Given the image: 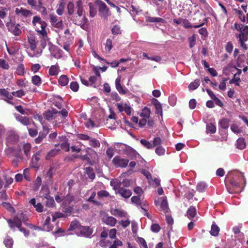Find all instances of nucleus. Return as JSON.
<instances>
[{
    "label": "nucleus",
    "instance_id": "33",
    "mask_svg": "<svg viewBox=\"0 0 248 248\" xmlns=\"http://www.w3.org/2000/svg\"><path fill=\"white\" fill-rule=\"evenodd\" d=\"M196 215V208L193 206H190L187 210V216L188 218H191L195 217Z\"/></svg>",
    "mask_w": 248,
    "mask_h": 248
},
{
    "label": "nucleus",
    "instance_id": "35",
    "mask_svg": "<svg viewBox=\"0 0 248 248\" xmlns=\"http://www.w3.org/2000/svg\"><path fill=\"white\" fill-rule=\"evenodd\" d=\"M46 201L45 203V205L47 207H53L55 205V201L53 199V198L51 196L48 197L47 198H46Z\"/></svg>",
    "mask_w": 248,
    "mask_h": 248
},
{
    "label": "nucleus",
    "instance_id": "24",
    "mask_svg": "<svg viewBox=\"0 0 248 248\" xmlns=\"http://www.w3.org/2000/svg\"><path fill=\"white\" fill-rule=\"evenodd\" d=\"M0 94L1 96L5 97L4 99L12 100L13 99V96L12 94L7 91L5 89H0Z\"/></svg>",
    "mask_w": 248,
    "mask_h": 248
},
{
    "label": "nucleus",
    "instance_id": "11",
    "mask_svg": "<svg viewBox=\"0 0 248 248\" xmlns=\"http://www.w3.org/2000/svg\"><path fill=\"white\" fill-rule=\"evenodd\" d=\"M79 231L81 234L86 237H89L93 232L92 229L88 226H80Z\"/></svg>",
    "mask_w": 248,
    "mask_h": 248
},
{
    "label": "nucleus",
    "instance_id": "17",
    "mask_svg": "<svg viewBox=\"0 0 248 248\" xmlns=\"http://www.w3.org/2000/svg\"><path fill=\"white\" fill-rule=\"evenodd\" d=\"M65 8V2L63 0H62L58 4V7L56 10V13L59 16L63 15Z\"/></svg>",
    "mask_w": 248,
    "mask_h": 248
},
{
    "label": "nucleus",
    "instance_id": "58",
    "mask_svg": "<svg viewBox=\"0 0 248 248\" xmlns=\"http://www.w3.org/2000/svg\"><path fill=\"white\" fill-rule=\"evenodd\" d=\"M231 129L235 134H238L241 132V130L236 124H232L231 126Z\"/></svg>",
    "mask_w": 248,
    "mask_h": 248
},
{
    "label": "nucleus",
    "instance_id": "20",
    "mask_svg": "<svg viewBox=\"0 0 248 248\" xmlns=\"http://www.w3.org/2000/svg\"><path fill=\"white\" fill-rule=\"evenodd\" d=\"M60 71L58 64L52 65L49 69V74L51 76H57Z\"/></svg>",
    "mask_w": 248,
    "mask_h": 248
},
{
    "label": "nucleus",
    "instance_id": "19",
    "mask_svg": "<svg viewBox=\"0 0 248 248\" xmlns=\"http://www.w3.org/2000/svg\"><path fill=\"white\" fill-rule=\"evenodd\" d=\"M104 222L108 225L114 226L117 222V220L114 217L110 216L103 219Z\"/></svg>",
    "mask_w": 248,
    "mask_h": 248
},
{
    "label": "nucleus",
    "instance_id": "48",
    "mask_svg": "<svg viewBox=\"0 0 248 248\" xmlns=\"http://www.w3.org/2000/svg\"><path fill=\"white\" fill-rule=\"evenodd\" d=\"M49 132V129L47 127L43 126V130L39 133V136L42 139L45 138Z\"/></svg>",
    "mask_w": 248,
    "mask_h": 248
},
{
    "label": "nucleus",
    "instance_id": "36",
    "mask_svg": "<svg viewBox=\"0 0 248 248\" xmlns=\"http://www.w3.org/2000/svg\"><path fill=\"white\" fill-rule=\"evenodd\" d=\"M5 247L7 248H11L13 245V240L10 236H7L3 241Z\"/></svg>",
    "mask_w": 248,
    "mask_h": 248
},
{
    "label": "nucleus",
    "instance_id": "38",
    "mask_svg": "<svg viewBox=\"0 0 248 248\" xmlns=\"http://www.w3.org/2000/svg\"><path fill=\"white\" fill-rule=\"evenodd\" d=\"M150 114H151L150 109L148 108L147 107H145L142 110L141 113L140 114V116L147 119V118H149Z\"/></svg>",
    "mask_w": 248,
    "mask_h": 248
},
{
    "label": "nucleus",
    "instance_id": "28",
    "mask_svg": "<svg viewBox=\"0 0 248 248\" xmlns=\"http://www.w3.org/2000/svg\"><path fill=\"white\" fill-rule=\"evenodd\" d=\"M183 24L184 27L186 29L192 28L193 27L195 28H198L202 26V24H200L198 25L193 26L187 19H183Z\"/></svg>",
    "mask_w": 248,
    "mask_h": 248
},
{
    "label": "nucleus",
    "instance_id": "53",
    "mask_svg": "<svg viewBox=\"0 0 248 248\" xmlns=\"http://www.w3.org/2000/svg\"><path fill=\"white\" fill-rule=\"evenodd\" d=\"M165 152V149L161 146L156 147L155 150V153L159 156L164 155Z\"/></svg>",
    "mask_w": 248,
    "mask_h": 248
},
{
    "label": "nucleus",
    "instance_id": "39",
    "mask_svg": "<svg viewBox=\"0 0 248 248\" xmlns=\"http://www.w3.org/2000/svg\"><path fill=\"white\" fill-rule=\"evenodd\" d=\"M28 40L31 49L34 50L36 48V44L34 37L33 36H31L30 37H29Z\"/></svg>",
    "mask_w": 248,
    "mask_h": 248
},
{
    "label": "nucleus",
    "instance_id": "16",
    "mask_svg": "<svg viewBox=\"0 0 248 248\" xmlns=\"http://www.w3.org/2000/svg\"><path fill=\"white\" fill-rule=\"evenodd\" d=\"M49 189L48 187L45 186H43L41 187V189L40 191L41 196L42 198H47L50 197L49 195Z\"/></svg>",
    "mask_w": 248,
    "mask_h": 248
},
{
    "label": "nucleus",
    "instance_id": "22",
    "mask_svg": "<svg viewBox=\"0 0 248 248\" xmlns=\"http://www.w3.org/2000/svg\"><path fill=\"white\" fill-rule=\"evenodd\" d=\"M216 132V127L212 123H209L206 124V133L207 134H214Z\"/></svg>",
    "mask_w": 248,
    "mask_h": 248
},
{
    "label": "nucleus",
    "instance_id": "47",
    "mask_svg": "<svg viewBox=\"0 0 248 248\" xmlns=\"http://www.w3.org/2000/svg\"><path fill=\"white\" fill-rule=\"evenodd\" d=\"M141 144L147 149H150L154 148V146L149 141L145 139H141L140 140Z\"/></svg>",
    "mask_w": 248,
    "mask_h": 248
},
{
    "label": "nucleus",
    "instance_id": "29",
    "mask_svg": "<svg viewBox=\"0 0 248 248\" xmlns=\"http://www.w3.org/2000/svg\"><path fill=\"white\" fill-rule=\"evenodd\" d=\"M89 144L93 148H98L100 146L99 141L95 138H91L89 140Z\"/></svg>",
    "mask_w": 248,
    "mask_h": 248
},
{
    "label": "nucleus",
    "instance_id": "32",
    "mask_svg": "<svg viewBox=\"0 0 248 248\" xmlns=\"http://www.w3.org/2000/svg\"><path fill=\"white\" fill-rule=\"evenodd\" d=\"M58 82L61 86H65L68 84V78L66 75H62L60 76Z\"/></svg>",
    "mask_w": 248,
    "mask_h": 248
},
{
    "label": "nucleus",
    "instance_id": "51",
    "mask_svg": "<svg viewBox=\"0 0 248 248\" xmlns=\"http://www.w3.org/2000/svg\"><path fill=\"white\" fill-rule=\"evenodd\" d=\"M162 140L159 137H155L153 140L152 145L154 147H157L161 146Z\"/></svg>",
    "mask_w": 248,
    "mask_h": 248
},
{
    "label": "nucleus",
    "instance_id": "52",
    "mask_svg": "<svg viewBox=\"0 0 248 248\" xmlns=\"http://www.w3.org/2000/svg\"><path fill=\"white\" fill-rule=\"evenodd\" d=\"M76 137L77 138L80 140H90V137L87 135L83 133H78L77 134Z\"/></svg>",
    "mask_w": 248,
    "mask_h": 248
},
{
    "label": "nucleus",
    "instance_id": "57",
    "mask_svg": "<svg viewBox=\"0 0 248 248\" xmlns=\"http://www.w3.org/2000/svg\"><path fill=\"white\" fill-rule=\"evenodd\" d=\"M44 117L45 119L48 121L52 120L53 112L51 110H48L44 114Z\"/></svg>",
    "mask_w": 248,
    "mask_h": 248
},
{
    "label": "nucleus",
    "instance_id": "45",
    "mask_svg": "<svg viewBox=\"0 0 248 248\" xmlns=\"http://www.w3.org/2000/svg\"><path fill=\"white\" fill-rule=\"evenodd\" d=\"M16 73L19 76H23L25 74V68L23 64H19L16 68Z\"/></svg>",
    "mask_w": 248,
    "mask_h": 248
},
{
    "label": "nucleus",
    "instance_id": "49",
    "mask_svg": "<svg viewBox=\"0 0 248 248\" xmlns=\"http://www.w3.org/2000/svg\"><path fill=\"white\" fill-rule=\"evenodd\" d=\"M41 184H42L41 178L39 176H38L36 178V179L35 181L34 184V187H33L34 190L36 191L39 188V187L41 186Z\"/></svg>",
    "mask_w": 248,
    "mask_h": 248
},
{
    "label": "nucleus",
    "instance_id": "63",
    "mask_svg": "<svg viewBox=\"0 0 248 248\" xmlns=\"http://www.w3.org/2000/svg\"><path fill=\"white\" fill-rule=\"evenodd\" d=\"M123 243L119 239L115 240L112 245H111L109 248H117L118 246H122Z\"/></svg>",
    "mask_w": 248,
    "mask_h": 248
},
{
    "label": "nucleus",
    "instance_id": "18",
    "mask_svg": "<svg viewBox=\"0 0 248 248\" xmlns=\"http://www.w3.org/2000/svg\"><path fill=\"white\" fill-rule=\"evenodd\" d=\"M111 213L112 215L117 217H125L126 213L123 210L119 209H114L111 210Z\"/></svg>",
    "mask_w": 248,
    "mask_h": 248
},
{
    "label": "nucleus",
    "instance_id": "54",
    "mask_svg": "<svg viewBox=\"0 0 248 248\" xmlns=\"http://www.w3.org/2000/svg\"><path fill=\"white\" fill-rule=\"evenodd\" d=\"M131 202L138 205H141L142 202L140 199L139 196H133L131 199Z\"/></svg>",
    "mask_w": 248,
    "mask_h": 248
},
{
    "label": "nucleus",
    "instance_id": "12",
    "mask_svg": "<svg viewBox=\"0 0 248 248\" xmlns=\"http://www.w3.org/2000/svg\"><path fill=\"white\" fill-rule=\"evenodd\" d=\"M16 118L17 121L24 125L28 126L31 124L30 118L28 117L17 115Z\"/></svg>",
    "mask_w": 248,
    "mask_h": 248
},
{
    "label": "nucleus",
    "instance_id": "60",
    "mask_svg": "<svg viewBox=\"0 0 248 248\" xmlns=\"http://www.w3.org/2000/svg\"><path fill=\"white\" fill-rule=\"evenodd\" d=\"M2 205L3 207H4L5 208L7 209L9 211H10L11 212L14 211V208L11 205V204L9 203L6 202H3L2 203Z\"/></svg>",
    "mask_w": 248,
    "mask_h": 248
},
{
    "label": "nucleus",
    "instance_id": "2",
    "mask_svg": "<svg viewBox=\"0 0 248 248\" xmlns=\"http://www.w3.org/2000/svg\"><path fill=\"white\" fill-rule=\"evenodd\" d=\"M242 179H244L245 182L244 174L242 172H235L233 174V176L229 180L230 183L233 187L227 188L228 191L231 193H238L241 192L240 182Z\"/></svg>",
    "mask_w": 248,
    "mask_h": 248
},
{
    "label": "nucleus",
    "instance_id": "34",
    "mask_svg": "<svg viewBox=\"0 0 248 248\" xmlns=\"http://www.w3.org/2000/svg\"><path fill=\"white\" fill-rule=\"evenodd\" d=\"M86 173L89 178L92 180L94 179L95 175L93 171V170L92 167H88L85 169Z\"/></svg>",
    "mask_w": 248,
    "mask_h": 248
},
{
    "label": "nucleus",
    "instance_id": "46",
    "mask_svg": "<svg viewBox=\"0 0 248 248\" xmlns=\"http://www.w3.org/2000/svg\"><path fill=\"white\" fill-rule=\"evenodd\" d=\"M112 41L111 39L108 38L106 40V42L105 44V50L108 51L109 52L111 49L112 48Z\"/></svg>",
    "mask_w": 248,
    "mask_h": 248
},
{
    "label": "nucleus",
    "instance_id": "4",
    "mask_svg": "<svg viewBox=\"0 0 248 248\" xmlns=\"http://www.w3.org/2000/svg\"><path fill=\"white\" fill-rule=\"evenodd\" d=\"M94 3L98 6V11L100 16L104 19H107L108 16H110L111 14L107 5L100 0H95Z\"/></svg>",
    "mask_w": 248,
    "mask_h": 248
},
{
    "label": "nucleus",
    "instance_id": "40",
    "mask_svg": "<svg viewBox=\"0 0 248 248\" xmlns=\"http://www.w3.org/2000/svg\"><path fill=\"white\" fill-rule=\"evenodd\" d=\"M124 153L127 156H131L134 155L136 153V151L130 146H127L125 148L124 151Z\"/></svg>",
    "mask_w": 248,
    "mask_h": 248
},
{
    "label": "nucleus",
    "instance_id": "27",
    "mask_svg": "<svg viewBox=\"0 0 248 248\" xmlns=\"http://www.w3.org/2000/svg\"><path fill=\"white\" fill-rule=\"evenodd\" d=\"M89 7V16L91 17H94L97 14V10L96 7L93 5L92 2L88 3Z\"/></svg>",
    "mask_w": 248,
    "mask_h": 248
},
{
    "label": "nucleus",
    "instance_id": "21",
    "mask_svg": "<svg viewBox=\"0 0 248 248\" xmlns=\"http://www.w3.org/2000/svg\"><path fill=\"white\" fill-rule=\"evenodd\" d=\"M236 146L237 148L242 150L246 148V143L243 138H240L236 140Z\"/></svg>",
    "mask_w": 248,
    "mask_h": 248
},
{
    "label": "nucleus",
    "instance_id": "13",
    "mask_svg": "<svg viewBox=\"0 0 248 248\" xmlns=\"http://www.w3.org/2000/svg\"><path fill=\"white\" fill-rule=\"evenodd\" d=\"M31 149V145L29 143H24L23 145L22 150L28 159L30 157Z\"/></svg>",
    "mask_w": 248,
    "mask_h": 248
},
{
    "label": "nucleus",
    "instance_id": "6",
    "mask_svg": "<svg viewBox=\"0 0 248 248\" xmlns=\"http://www.w3.org/2000/svg\"><path fill=\"white\" fill-rule=\"evenodd\" d=\"M112 164L116 168H125L128 163L129 160L125 158H122L119 155L115 156L112 160Z\"/></svg>",
    "mask_w": 248,
    "mask_h": 248
},
{
    "label": "nucleus",
    "instance_id": "56",
    "mask_svg": "<svg viewBox=\"0 0 248 248\" xmlns=\"http://www.w3.org/2000/svg\"><path fill=\"white\" fill-rule=\"evenodd\" d=\"M109 196V192L106 190H101L97 192V197L98 198L108 197Z\"/></svg>",
    "mask_w": 248,
    "mask_h": 248
},
{
    "label": "nucleus",
    "instance_id": "31",
    "mask_svg": "<svg viewBox=\"0 0 248 248\" xmlns=\"http://www.w3.org/2000/svg\"><path fill=\"white\" fill-rule=\"evenodd\" d=\"M59 151V150L52 149L46 154V159L47 160H50L51 158L54 157L56 155H57Z\"/></svg>",
    "mask_w": 248,
    "mask_h": 248
},
{
    "label": "nucleus",
    "instance_id": "30",
    "mask_svg": "<svg viewBox=\"0 0 248 248\" xmlns=\"http://www.w3.org/2000/svg\"><path fill=\"white\" fill-rule=\"evenodd\" d=\"M16 14L20 13L24 17H27L31 14V12L30 11L23 8H21L20 10H19L18 8H16Z\"/></svg>",
    "mask_w": 248,
    "mask_h": 248
},
{
    "label": "nucleus",
    "instance_id": "44",
    "mask_svg": "<svg viewBox=\"0 0 248 248\" xmlns=\"http://www.w3.org/2000/svg\"><path fill=\"white\" fill-rule=\"evenodd\" d=\"M19 27L20 25L18 24L11 27V28L13 29L12 31L14 35L17 36L21 33V31L20 30Z\"/></svg>",
    "mask_w": 248,
    "mask_h": 248
},
{
    "label": "nucleus",
    "instance_id": "8",
    "mask_svg": "<svg viewBox=\"0 0 248 248\" xmlns=\"http://www.w3.org/2000/svg\"><path fill=\"white\" fill-rule=\"evenodd\" d=\"M7 222L9 227L13 231H15L16 227L18 229L22 226L21 219L17 217H14L13 219H9Z\"/></svg>",
    "mask_w": 248,
    "mask_h": 248
},
{
    "label": "nucleus",
    "instance_id": "26",
    "mask_svg": "<svg viewBox=\"0 0 248 248\" xmlns=\"http://www.w3.org/2000/svg\"><path fill=\"white\" fill-rule=\"evenodd\" d=\"M110 184L114 190H118L122 186L121 182L117 179L111 181Z\"/></svg>",
    "mask_w": 248,
    "mask_h": 248
},
{
    "label": "nucleus",
    "instance_id": "1",
    "mask_svg": "<svg viewBox=\"0 0 248 248\" xmlns=\"http://www.w3.org/2000/svg\"><path fill=\"white\" fill-rule=\"evenodd\" d=\"M76 7L73 2H68L67 5V11L69 16L70 20L75 25L82 27L87 25L88 20L83 15L84 9L81 0H78L76 2Z\"/></svg>",
    "mask_w": 248,
    "mask_h": 248
},
{
    "label": "nucleus",
    "instance_id": "37",
    "mask_svg": "<svg viewBox=\"0 0 248 248\" xmlns=\"http://www.w3.org/2000/svg\"><path fill=\"white\" fill-rule=\"evenodd\" d=\"M31 81L34 85L39 86L41 84L42 80L39 76L35 75L31 77Z\"/></svg>",
    "mask_w": 248,
    "mask_h": 248
},
{
    "label": "nucleus",
    "instance_id": "43",
    "mask_svg": "<svg viewBox=\"0 0 248 248\" xmlns=\"http://www.w3.org/2000/svg\"><path fill=\"white\" fill-rule=\"evenodd\" d=\"M219 231V227L216 225L213 224L211 227L210 233L212 235L217 236Z\"/></svg>",
    "mask_w": 248,
    "mask_h": 248
},
{
    "label": "nucleus",
    "instance_id": "9",
    "mask_svg": "<svg viewBox=\"0 0 248 248\" xmlns=\"http://www.w3.org/2000/svg\"><path fill=\"white\" fill-rule=\"evenodd\" d=\"M117 193L122 197L125 199L129 198L132 194V192L131 190L126 189L122 186L117 190Z\"/></svg>",
    "mask_w": 248,
    "mask_h": 248
},
{
    "label": "nucleus",
    "instance_id": "7",
    "mask_svg": "<svg viewBox=\"0 0 248 248\" xmlns=\"http://www.w3.org/2000/svg\"><path fill=\"white\" fill-rule=\"evenodd\" d=\"M49 17L50 22L53 27L59 29L63 28V22L61 18H59L57 16L54 14H50Z\"/></svg>",
    "mask_w": 248,
    "mask_h": 248
},
{
    "label": "nucleus",
    "instance_id": "10",
    "mask_svg": "<svg viewBox=\"0 0 248 248\" xmlns=\"http://www.w3.org/2000/svg\"><path fill=\"white\" fill-rule=\"evenodd\" d=\"M29 203L33 205L37 212L41 213L43 211V205L40 202L36 203V199L35 198L31 199L29 201Z\"/></svg>",
    "mask_w": 248,
    "mask_h": 248
},
{
    "label": "nucleus",
    "instance_id": "61",
    "mask_svg": "<svg viewBox=\"0 0 248 248\" xmlns=\"http://www.w3.org/2000/svg\"><path fill=\"white\" fill-rule=\"evenodd\" d=\"M107 156L109 160L114 155V151L112 148H108L106 151Z\"/></svg>",
    "mask_w": 248,
    "mask_h": 248
},
{
    "label": "nucleus",
    "instance_id": "23",
    "mask_svg": "<svg viewBox=\"0 0 248 248\" xmlns=\"http://www.w3.org/2000/svg\"><path fill=\"white\" fill-rule=\"evenodd\" d=\"M39 153H36L35 154H34L32 158L31 161V167L32 168H37L38 165V162L40 160V158L39 157Z\"/></svg>",
    "mask_w": 248,
    "mask_h": 248
},
{
    "label": "nucleus",
    "instance_id": "14",
    "mask_svg": "<svg viewBox=\"0 0 248 248\" xmlns=\"http://www.w3.org/2000/svg\"><path fill=\"white\" fill-rule=\"evenodd\" d=\"M230 120L227 118H223L219 121V127L223 130H226L228 128L229 126Z\"/></svg>",
    "mask_w": 248,
    "mask_h": 248
},
{
    "label": "nucleus",
    "instance_id": "42",
    "mask_svg": "<svg viewBox=\"0 0 248 248\" xmlns=\"http://www.w3.org/2000/svg\"><path fill=\"white\" fill-rule=\"evenodd\" d=\"M147 21L149 22L154 23V22H161L163 23L164 21V20L160 17H155L149 16L147 18Z\"/></svg>",
    "mask_w": 248,
    "mask_h": 248
},
{
    "label": "nucleus",
    "instance_id": "50",
    "mask_svg": "<svg viewBox=\"0 0 248 248\" xmlns=\"http://www.w3.org/2000/svg\"><path fill=\"white\" fill-rule=\"evenodd\" d=\"M9 65L8 63L4 60L0 59V67L5 70L9 68Z\"/></svg>",
    "mask_w": 248,
    "mask_h": 248
},
{
    "label": "nucleus",
    "instance_id": "15",
    "mask_svg": "<svg viewBox=\"0 0 248 248\" xmlns=\"http://www.w3.org/2000/svg\"><path fill=\"white\" fill-rule=\"evenodd\" d=\"M160 207L162 210L165 213H168L169 211V205L166 197L163 198V200L160 203Z\"/></svg>",
    "mask_w": 248,
    "mask_h": 248
},
{
    "label": "nucleus",
    "instance_id": "55",
    "mask_svg": "<svg viewBox=\"0 0 248 248\" xmlns=\"http://www.w3.org/2000/svg\"><path fill=\"white\" fill-rule=\"evenodd\" d=\"M12 94L17 97H22L25 94V93L22 89H20L16 92H13Z\"/></svg>",
    "mask_w": 248,
    "mask_h": 248
},
{
    "label": "nucleus",
    "instance_id": "62",
    "mask_svg": "<svg viewBox=\"0 0 248 248\" xmlns=\"http://www.w3.org/2000/svg\"><path fill=\"white\" fill-rule=\"evenodd\" d=\"M86 127L88 128H93L95 127V123L91 119H89L85 123Z\"/></svg>",
    "mask_w": 248,
    "mask_h": 248
},
{
    "label": "nucleus",
    "instance_id": "41",
    "mask_svg": "<svg viewBox=\"0 0 248 248\" xmlns=\"http://www.w3.org/2000/svg\"><path fill=\"white\" fill-rule=\"evenodd\" d=\"M200 84V79H196L193 82H191L188 86V88L189 90H195L197 89Z\"/></svg>",
    "mask_w": 248,
    "mask_h": 248
},
{
    "label": "nucleus",
    "instance_id": "3",
    "mask_svg": "<svg viewBox=\"0 0 248 248\" xmlns=\"http://www.w3.org/2000/svg\"><path fill=\"white\" fill-rule=\"evenodd\" d=\"M32 24L36 26V31L41 34L43 37L47 36L46 28L47 24L45 21H42L39 16H34L32 19Z\"/></svg>",
    "mask_w": 248,
    "mask_h": 248
},
{
    "label": "nucleus",
    "instance_id": "59",
    "mask_svg": "<svg viewBox=\"0 0 248 248\" xmlns=\"http://www.w3.org/2000/svg\"><path fill=\"white\" fill-rule=\"evenodd\" d=\"M70 89L74 92H77L79 88V85L77 82H72L70 85Z\"/></svg>",
    "mask_w": 248,
    "mask_h": 248
},
{
    "label": "nucleus",
    "instance_id": "64",
    "mask_svg": "<svg viewBox=\"0 0 248 248\" xmlns=\"http://www.w3.org/2000/svg\"><path fill=\"white\" fill-rule=\"evenodd\" d=\"M41 68V65L38 63L33 64L31 65V70L34 73L37 72Z\"/></svg>",
    "mask_w": 248,
    "mask_h": 248
},
{
    "label": "nucleus",
    "instance_id": "25",
    "mask_svg": "<svg viewBox=\"0 0 248 248\" xmlns=\"http://www.w3.org/2000/svg\"><path fill=\"white\" fill-rule=\"evenodd\" d=\"M111 33L114 35H121L122 33V30L119 25H115L111 30Z\"/></svg>",
    "mask_w": 248,
    "mask_h": 248
},
{
    "label": "nucleus",
    "instance_id": "5",
    "mask_svg": "<svg viewBox=\"0 0 248 248\" xmlns=\"http://www.w3.org/2000/svg\"><path fill=\"white\" fill-rule=\"evenodd\" d=\"M234 26L235 29L240 31V33L238 35L239 40H248V26L235 23Z\"/></svg>",
    "mask_w": 248,
    "mask_h": 248
}]
</instances>
